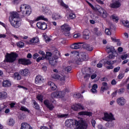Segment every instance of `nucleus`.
<instances>
[{"mask_svg": "<svg viewBox=\"0 0 129 129\" xmlns=\"http://www.w3.org/2000/svg\"><path fill=\"white\" fill-rule=\"evenodd\" d=\"M9 20L10 24L14 28H17L21 27V19H20V15H19V13L18 12H11Z\"/></svg>", "mask_w": 129, "mask_h": 129, "instance_id": "1", "label": "nucleus"}, {"mask_svg": "<svg viewBox=\"0 0 129 129\" xmlns=\"http://www.w3.org/2000/svg\"><path fill=\"white\" fill-rule=\"evenodd\" d=\"M20 9L21 12H22L24 17H25V16H30L32 13V9L29 5L25 4L22 5H21Z\"/></svg>", "mask_w": 129, "mask_h": 129, "instance_id": "2", "label": "nucleus"}, {"mask_svg": "<svg viewBox=\"0 0 129 129\" xmlns=\"http://www.w3.org/2000/svg\"><path fill=\"white\" fill-rule=\"evenodd\" d=\"M17 58H18V54L12 52L11 53H7L5 60L6 62L13 63V62H15V60H16Z\"/></svg>", "mask_w": 129, "mask_h": 129, "instance_id": "3", "label": "nucleus"}, {"mask_svg": "<svg viewBox=\"0 0 129 129\" xmlns=\"http://www.w3.org/2000/svg\"><path fill=\"white\" fill-rule=\"evenodd\" d=\"M61 31L64 35L67 37H69L70 36V30H71V27L67 24H64L61 26L60 27Z\"/></svg>", "mask_w": 129, "mask_h": 129, "instance_id": "4", "label": "nucleus"}, {"mask_svg": "<svg viewBox=\"0 0 129 129\" xmlns=\"http://www.w3.org/2000/svg\"><path fill=\"white\" fill-rule=\"evenodd\" d=\"M116 61L115 60H107L106 59H103L99 61V62L97 64V67L98 68H101L103 65L105 66V64L107 65H112L115 63Z\"/></svg>", "mask_w": 129, "mask_h": 129, "instance_id": "5", "label": "nucleus"}, {"mask_svg": "<svg viewBox=\"0 0 129 129\" xmlns=\"http://www.w3.org/2000/svg\"><path fill=\"white\" fill-rule=\"evenodd\" d=\"M65 96V92L62 91H57L55 92H53L51 94V98L52 99H54V98H57V97H63Z\"/></svg>", "mask_w": 129, "mask_h": 129, "instance_id": "6", "label": "nucleus"}, {"mask_svg": "<svg viewBox=\"0 0 129 129\" xmlns=\"http://www.w3.org/2000/svg\"><path fill=\"white\" fill-rule=\"evenodd\" d=\"M112 3L109 6V8H111V9H118V8H120L121 4H120L119 0H112Z\"/></svg>", "mask_w": 129, "mask_h": 129, "instance_id": "7", "label": "nucleus"}, {"mask_svg": "<svg viewBox=\"0 0 129 129\" xmlns=\"http://www.w3.org/2000/svg\"><path fill=\"white\" fill-rule=\"evenodd\" d=\"M76 125L79 129H87L88 126L87 123L84 120H82L80 122L77 121Z\"/></svg>", "mask_w": 129, "mask_h": 129, "instance_id": "8", "label": "nucleus"}, {"mask_svg": "<svg viewBox=\"0 0 129 129\" xmlns=\"http://www.w3.org/2000/svg\"><path fill=\"white\" fill-rule=\"evenodd\" d=\"M57 55H54L52 58L49 59V63L52 66H55L57 63V59L59 58V51H56Z\"/></svg>", "mask_w": 129, "mask_h": 129, "instance_id": "9", "label": "nucleus"}, {"mask_svg": "<svg viewBox=\"0 0 129 129\" xmlns=\"http://www.w3.org/2000/svg\"><path fill=\"white\" fill-rule=\"evenodd\" d=\"M102 119H103V120H106V121H110V120H114L115 119H114L112 114L105 113L104 117L102 118Z\"/></svg>", "mask_w": 129, "mask_h": 129, "instance_id": "10", "label": "nucleus"}, {"mask_svg": "<svg viewBox=\"0 0 129 129\" xmlns=\"http://www.w3.org/2000/svg\"><path fill=\"white\" fill-rule=\"evenodd\" d=\"M77 121L76 120L69 119L65 122L66 126L67 127H72V125H76Z\"/></svg>", "mask_w": 129, "mask_h": 129, "instance_id": "11", "label": "nucleus"}, {"mask_svg": "<svg viewBox=\"0 0 129 129\" xmlns=\"http://www.w3.org/2000/svg\"><path fill=\"white\" fill-rule=\"evenodd\" d=\"M54 79H58L60 81H65V76L62 74H53L51 76Z\"/></svg>", "mask_w": 129, "mask_h": 129, "instance_id": "12", "label": "nucleus"}, {"mask_svg": "<svg viewBox=\"0 0 129 129\" xmlns=\"http://www.w3.org/2000/svg\"><path fill=\"white\" fill-rule=\"evenodd\" d=\"M72 109L75 111H77V110H79V109H82V110H84L85 108L81 104H77L73 105L72 106Z\"/></svg>", "mask_w": 129, "mask_h": 129, "instance_id": "13", "label": "nucleus"}, {"mask_svg": "<svg viewBox=\"0 0 129 129\" xmlns=\"http://www.w3.org/2000/svg\"><path fill=\"white\" fill-rule=\"evenodd\" d=\"M80 55V58L78 59V61L82 62V61H86L87 60H88V56L86 53L83 52H81Z\"/></svg>", "mask_w": 129, "mask_h": 129, "instance_id": "14", "label": "nucleus"}, {"mask_svg": "<svg viewBox=\"0 0 129 129\" xmlns=\"http://www.w3.org/2000/svg\"><path fill=\"white\" fill-rule=\"evenodd\" d=\"M19 63L22 64L23 65H29L31 64V60L27 58H21L19 59Z\"/></svg>", "mask_w": 129, "mask_h": 129, "instance_id": "15", "label": "nucleus"}, {"mask_svg": "<svg viewBox=\"0 0 129 129\" xmlns=\"http://www.w3.org/2000/svg\"><path fill=\"white\" fill-rule=\"evenodd\" d=\"M36 26L38 29H40V30H46L47 29V27L48 25H47V24L45 22H38L36 24Z\"/></svg>", "mask_w": 129, "mask_h": 129, "instance_id": "16", "label": "nucleus"}, {"mask_svg": "<svg viewBox=\"0 0 129 129\" xmlns=\"http://www.w3.org/2000/svg\"><path fill=\"white\" fill-rule=\"evenodd\" d=\"M81 44H83L82 42H77L74 43L73 44L71 45V48L73 50H77L81 48Z\"/></svg>", "mask_w": 129, "mask_h": 129, "instance_id": "17", "label": "nucleus"}, {"mask_svg": "<svg viewBox=\"0 0 129 129\" xmlns=\"http://www.w3.org/2000/svg\"><path fill=\"white\" fill-rule=\"evenodd\" d=\"M116 102L120 106H123L125 104L126 101H125V99H124L123 97H119L117 99Z\"/></svg>", "mask_w": 129, "mask_h": 129, "instance_id": "18", "label": "nucleus"}, {"mask_svg": "<svg viewBox=\"0 0 129 129\" xmlns=\"http://www.w3.org/2000/svg\"><path fill=\"white\" fill-rule=\"evenodd\" d=\"M44 104L46 105L47 108L49 109V110H53V109H54V106L53 105V104L48 100H45L44 101Z\"/></svg>", "mask_w": 129, "mask_h": 129, "instance_id": "19", "label": "nucleus"}, {"mask_svg": "<svg viewBox=\"0 0 129 129\" xmlns=\"http://www.w3.org/2000/svg\"><path fill=\"white\" fill-rule=\"evenodd\" d=\"M2 86L3 87H10L12 86V82L8 80H4L2 83Z\"/></svg>", "mask_w": 129, "mask_h": 129, "instance_id": "20", "label": "nucleus"}, {"mask_svg": "<svg viewBox=\"0 0 129 129\" xmlns=\"http://www.w3.org/2000/svg\"><path fill=\"white\" fill-rule=\"evenodd\" d=\"M20 74L21 75H22V76H28L29 74H30V71H29V70L28 69H25L24 70H22L20 72Z\"/></svg>", "mask_w": 129, "mask_h": 129, "instance_id": "21", "label": "nucleus"}, {"mask_svg": "<svg viewBox=\"0 0 129 129\" xmlns=\"http://www.w3.org/2000/svg\"><path fill=\"white\" fill-rule=\"evenodd\" d=\"M21 129H33V128L28 123L23 122L21 124Z\"/></svg>", "mask_w": 129, "mask_h": 129, "instance_id": "22", "label": "nucleus"}, {"mask_svg": "<svg viewBox=\"0 0 129 129\" xmlns=\"http://www.w3.org/2000/svg\"><path fill=\"white\" fill-rule=\"evenodd\" d=\"M83 48L86 49V50H87L88 51H92V50H93L92 45H90L87 43H85L83 45Z\"/></svg>", "mask_w": 129, "mask_h": 129, "instance_id": "23", "label": "nucleus"}, {"mask_svg": "<svg viewBox=\"0 0 129 129\" xmlns=\"http://www.w3.org/2000/svg\"><path fill=\"white\" fill-rule=\"evenodd\" d=\"M51 18L54 20H60V19H62V16H61L59 13H53Z\"/></svg>", "mask_w": 129, "mask_h": 129, "instance_id": "24", "label": "nucleus"}, {"mask_svg": "<svg viewBox=\"0 0 129 129\" xmlns=\"http://www.w3.org/2000/svg\"><path fill=\"white\" fill-rule=\"evenodd\" d=\"M43 9V12L45 15H47V16H50V15H52V11L50 10V9L48 7H42Z\"/></svg>", "mask_w": 129, "mask_h": 129, "instance_id": "25", "label": "nucleus"}, {"mask_svg": "<svg viewBox=\"0 0 129 129\" xmlns=\"http://www.w3.org/2000/svg\"><path fill=\"white\" fill-rule=\"evenodd\" d=\"M12 77L14 80H21L22 79V77L18 72L14 73Z\"/></svg>", "mask_w": 129, "mask_h": 129, "instance_id": "26", "label": "nucleus"}, {"mask_svg": "<svg viewBox=\"0 0 129 129\" xmlns=\"http://www.w3.org/2000/svg\"><path fill=\"white\" fill-rule=\"evenodd\" d=\"M83 38L85 40L89 39V31L88 30H85L84 31Z\"/></svg>", "mask_w": 129, "mask_h": 129, "instance_id": "27", "label": "nucleus"}, {"mask_svg": "<svg viewBox=\"0 0 129 129\" xmlns=\"http://www.w3.org/2000/svg\"><path fill=\"white\" fill-rule=\"evenodd\" d=\"M48 84L50 86V89H51V90H56L57 89V86H56L54 83L52 82H49Z\"/></svg>", "mask_w": 129, "mask_h": 129, "instance_id": "28", "label": "nucleus"}, {"mask_svg": "<svg viewBox=\"0 0 129 129\" xmlns=\"http://www.w3.org/2000/svg\"><path fill=\"white\" fill-rule=\"evenodd\" d=\"M44 81V79L41 76H37L35 78V83L36 84L40 83V82H42Z\"/></svg>", "mask_w": 129, "mask_h": 129, "instance_id": "29", "label": "nucleus"}, {"mask_svg": "<svg viewBox=\"0 0 129 129\" xmlns=\"http://www.w3.org/2000/svg\"><path fill=\"white\" fill-rule=\"evenodd\" d=\"M8 97V93L6 92H0V99H6Z\"/></svg>", "mask_w": 129, "mask_h": 129, "instance_id": "30", "label": "nucleus"}, {"mask_svg": "<svg viewBox=\"0 0 129 129\" xmlns=\"http://www.w3.org/2000/svg\"><path fill=\"white\" fill-rule=\"evenodd\" d=\"M71 57H73L74 58L77 57L78 58V56H79V52L76 51H71L70 53Z\"/></svg>", "mask_w": 129, "mask_h": 129, "instance_id": "31", "label": "nucleus"}, {"mask_svg": "<svg viewBox=\"0 0 129 129\" xmlns=\"http://www.w3.org/2000/svg\"><path fill=\"white\" fill-rule=\"evenodd\" d=\"M79 115H88V116H91L92 113L87 111H81L79 113Z\"/></svg>", "mask_w": 129, "mask_h": 129, "instance_id": "32", "label": "nucleus"}, {"mask_svg": "<svg viewBox=\"0 0 129 129\" xmlns=\"http://www.w3.org/2000/svg\"><path fill=\"white\" fill-rule=\"evenodd\" d=\"M106 48L109 53H113V52H115L114 47H113V46H107Z\"/></svg>", "mask_w": 129, "mask_h": 129, "instance_id": "33", "label": "nucleus"}, {"mask_svg": "<svg viewBox=\"0 0 129 129\" xmlns=\"http://www.w3.org/2000/svg\"><path fill=\"white\" fill-rule=\"evenodd\" d=\"M102 86L101 87V90L103 91L104 90H107L108 89V86H107V83L104 82L102 83Z\"/></svg>", "mask_w": 129, "mask_h": 129, "instance_id": "34", "label": "nucleus"}, {"mask_svg": "<svg viewBox=\"0 0 129 129\" xmlns=\"http://www.w3.org/2000/svg\"><path fill=\"white\" fill-rule=\"evenodd\" d=\"M57 2L58 4L61 6V7H63V8H64V9H68L69 7L68 5L65 4L64 2H63V1L62 0H57Z\"/></svg>", "mask_w": 129, "mask_h": 129, "instance_id": "35", "label": "nucleus"}, {"mask_svg": "<svg viewBox=\"0 0 129 129\" xmlns=\"http://www.w3.org/2000/svg\"><path fill=\"white\" fill-rule=\"evenodd\" d=\"M69 115L68 114H62V113H58L56 114L57 117L58 118H63L67 117Z\"/></svg>", "mask_w": 129, "mask_h": 129, "instance_id": "36", "label": "nucleus"}, {"mask_svg": "<svg viewBox=\"0 0 129 129\" xmlns=\"http://www.w3.org/2000/svg\"><path fill=\"white\" fill-rule=\"evenodd\" d=\"M97 84H94L92 87V89L91 90V92L93 93H96L97 92Z\"/></svg>", "mask_w": 129, "mask_h": 129, "instance_id": "37", "label": "nucleus"}, {"mask_svg": "<svg viewBox=\"0 0 129 129\" xmlns=\"http://www.w3.org/2000/svg\"><path fill=\"white\" fill-rule=\"evenodd\" d=\"M116 56H117V53L116 52V51H114L113 52H112L111 54H109L108 56V58L110 59H114V57H115Z\"/></svg>", "mask_w": 129, "mask_h": 129, "instance_id": "38", "label": "nucleus"}, {"mask_svg": "<svg viewBox=\"0 0 129 129\" xmlns=\"http://www.w3.org/2000/svg\"><path fill=\"white\" fill-rule=\"evenodd\" d=\"M94 32L97 36H101L102 33H101V31L98 29L97 28H94Z\"/></svg>", "mask_w": 129, "mask_h": 129, "instance_id": "39", "label": "nucleus"}, {"mask_svg": "<svg viewBox=\"0 0 129 129\" xmlns=\"http://www.w3.org/2000/svg\"><path fill=\"white\" fill-rule=\"evenodd\" d=\"M30 43L32 44H37L39 42V38L37 37H33L32 39L30 40Z\"/></svg>", "mask_w": 129, "mask_h": 129, "instance_id": "40", "label": "nucleus"}, {"mask_svg": "<svg viewBox=\"0 0 129 129\" xmlns=\"http://www.w3.org/2000/svg\"><path fill=\"white\" fill-rule=\"evenodd\" d=\"M121 24H122L124 27H126L127 28H129V23L127 20H121L120 21Z\"/></svg>", "mask_w": 129, "mask_h": 129, "instance_id": "41", "label": "nucleus"}, {"mask_svg": "<svg viewBox=\"0 0 129 129\" xmlns=\"http://www.w3.org/2000/svg\"><path fill=\"white\" fill-rule=\"evenodd\" d=\"M105 10L103 9V8H100L98 10V15L100 16V17H102V15H103V13H105Z\"/></svg>", "mask_w": 129, "mask_h": 129, "instance_id": "42", "label": "nucleus"}, {"mask_svg": "<svg viewBox=\"0 0 129 129\" xmlns=\"http://www.w3.org/2000/svg\"><path fill=\"white\" fill-rule=\"evenodd\" d=\"M15 122H16V121H15V120H14V119L10 118L8 122V125H10V126L14 125V124H15Z\"/></svg>", "mask_w": 129, "mask_h": 129, "instance_id": "43", "label": "nucleus"}, {"mask_svg": "<svg viewBox=\"0 0 129 129\" xmlns=\"http://www.w3.org/2000/svg\"><path fill=\"white\" fill-rule=\"evenodd\" d=\"M111 18L112 19V20L115 22L116 23H117L118 22V17L116 16V15H113L111 16Z\"/></svg>", "mask_w": 129, "mask_h": 129, "instance_id": "44", "label": "nucleus"}, {"mask_svg": "<svg viewBox=\"0 0 129 129\" xmlns=\"http://www.w3.org/2000/svg\"><path fill=\"white\" fill-rule=\"evenodd\" d=\"M40 20H43V21H48V19L45 18L44 16H40L36 19V21H40Z\"/></svg>", "mask_w": 129, "mask_h": 129, "instance_id": "45", "label": "nucleus"}, {"mask_svg": "<svg viewBox=\"0 0 129 129\" xmlns=\"http://www.w3.org/2000/svg\"><path fill=\"white\" fill-rule=\"evenodd\" d=\"M17 47H19V48H23V47H24V46H25V43H24V42L19 41L17 43Z\"/></svg>", "mask_w": 129, "mask_h": 129, "instance_id": "46", "label": "nucleus"}, {"mask_svg": "<svg viewBox=\"0 0 129 129\" xmlns=\"http://www.w3.org/2000/svg\"><path fill=\"white\" fill-rule=\"evenodd\" d=\"M20 110H22V111H27L28 113H30V110H29L28 108L24 106H21V107L20 108Z\"/></svg>", "mask_w": 129, "mask_h": 129, "instance_id": "47", "label": "nucleus"}, {"mask_svg": "<svg viewBox=\"0 0 129 129\" xmlns=\"http://www.w3.org/2000/svg\"><path fill=\"white\" fill-rule=\"evenodd\" d=\"M51 56H52V53L50 52H47L46 53V55H45V59H50V57H51Z\"/></svg>", "mask_w": 129, "mask_h": 129, "instance_id": "48", "label": "nucleus"}, {"mask_svg": "<svg viewBox=\"0 0 129 129\" xmlns=\"http://www.w3.org/2000/svg\"><path fill=\"white\" fill-rule=\"evenodd\" d=\"M23 0H13L12 1L13 5H19L21 2H22Z\"/></svg>", "mask_w": 129, "mask_h": 129, "instance_id": "49", "label": "nucleus"}, {"mask_svg": "<svg viewBox=\"0 0 129 129\" xmlns=\"http://www.w3.org/2000/svg\"><path fill=\"white\" fill-rule=\"evenodd\" d=\"M108 17V14H107V12H106V11H105V12L103 13V15H102L101 18H103V19H106Z\"/></svg>", "mask_w": 129, "mask_h": 129, "instance_id": "50", "label": "nucleus"}, {"mask_svg": "<svg viewBox=\"0 0 129 129\" xmlns=\"http://www.w3.org/2000/svg\"><path fill=\"white\" fill-rule=\"evenodd\" d=\"M64 71H67V72H70L71 70H72V68L71 66H68L64 68Z\"/></svg>", "mask_w": 129, "mask_h": 129, "instance_id": "51", "label": "nucleus"}, {"mask_svg": "<svg viewBox=\"0 0 129 129\" xmlns=\"http://www.w3.org/2000/svg\"><path fill=\"white\" fill-rule=\"evenodd\" d=\"M105 34L107 35L108 36L111 35V32H110V30L108 28L105 29Z\"/></svg>", "mask_w": 129, "mask_h": 129, "instance_id": "52", "label": "nucleus"}, {"mask_svg": "<svg viewBox=\"0 0 129 129\" xmlns=\"http://www.w3.org/2000/svg\"><path fill=\"white\" fill-rule=\"evenodd\" d=\"M74 98H80L81 97V94L80 93L74 94Z\"/></svg>", "mask_w": 129, "mask_h": 129, "instance_id": "53", "label": "nucleus"}, {"mask_svg": "<svg viewBox=\"0 0 129 129\" xmlns=\"http://www.w3.org/2000/svg\"><path fill=\"white\" fill-rule=\"evenodd\" d=\"M33 103L34 108H35V109H39V105L37 103V102H36V101H34Z\"/></svg>", "mask_w": 129, "mask_h": 129, "instance_id": "54", "label": "nucleus"}, {"mask_svg": "<svg viewBox=\"0 0 129 129\" xmlns=\"http://www.w3.org/2000/svg\"><path fill=\"white\" fill-rule=\"evenodd\" d=\"M128 57L127 54H125L121 55L120 58L122 59V60H125V59H126Z\"/></svg>", "mask_w": 129, "mask_h": 129, "instance_id": "55", "label": "nucleus"}, {"mask_svg": "<svg viewBox=\"0 0 129 129\" xmlns=\"http://www.w3.org/2000/svg\"><path fill=\"white\" fill-rule=\"evenodd\" d=\"M76 17V16H75V14L74 13H70L69 15V18H70V19H75Z\"/></svg>", "mask_w": 129, "mask_h": 129, "instance_id": "56", "label": "nucleus"}, {"mask_svg": "<svg viewBox=\"0 0 129 129\" xmlns=\"http://www.w3.org/2000/svg\"><path fill=\"white\" fill-rule=\"evenodd\" d=\"M45 59L44 56H40L36 59V62H40L41 60H44Z\"/></svg>", "mask_w": 129, "mask_h": 129, "instance_id": "57", "label": "nucleus"}, {"mask_svg": "<svg viewBox=\"0 0 129 129\" xmlns=\"http://www.w3.org/2000/svg\"><path fill=\"white\" fill-rule=\"evenodd\" d=\"M37 98L38 100H40V101H42L43 100V96L41 95H38L37 96Z\"/></svg>", "mask_w": 129, "mask_h": 129, "instance_id": "58", "label": "nucleus"}, {"mask_svg": "<svg viewBox=\"0 0 129 129\" xmlns=\"http://www.w3.org/2000/svg\"><path fill=\"white\" fill-rule=\"evenodd\" d=\"M123 92H124V89L121 88L118 91V93L119 94H121L122 93H123Z\"/></svg>", "mask_w": 129, "mask_h": 129, "instance_id": "59", "label": "nucleus"}, {"mask_svg": "<svg viewBox=\"0 0 129 129\" xmlns=\"http://www.w3.org/2000/svg\"><path fill=\"white\" fill-rule=\"evenodd\" d=\"M39 56H40L39 55V54H38V53H35L33 55V59H37V58H38V57H39Z\"/></svg>", "mask_w": 129, "mask_h": 129, "instance_id": "60", "label": "nucleus"}, {"mask_svg": "<svg viewBox=\"0 0 129 129\" xmlns=\"http://www.w3.org/2000/svg\"><path fill=\"white\" fill-rule=\"evenodd\" d=\"M85 79H89L90 78V74H87L84 76Z\"/></svg>", "mask_w": 129, "mask_h": 129, "instance_id": "61", "label": "nucleus"}, {"mask_svg": "<svg viewBox=\"0 0 129 129\" xmlns=\"http://www.w3.org/2000/svg\"><path fill=\"white\" fill-rule=\"evenodd\" d=\"M119 69H120V67H118L114 69V72H118L119 71Z\"/></svg>", "mask_w": 129, "mask_h": 129, "instance_id": "62", "label": "nucleus"}, {"mask_svg": "<svg viewBox=\"0 0 129 129\" xmlns=\"http://www.w3.org/2000/svg\"><path fill=\"white\" fill-rule=\"evenodd\" d=\"M80 36H81L80 33H77L74 35V38L77 39V38H79V37H80Z\"/></svg>", "mask_w": 129, "mask_h": 129, "instance_id": "63", "label": "nucleus"}, {"mask_svg": "<svg viewBox=\"0 0 129 129\" xmlns=\"http://www.w3.org/2000/svg\"><path fill=\"white\" fill-rule=\"evenodd\" d=\"M39 54H40V55H41L42 56V57H44V56H45V52L42 50H40L38 52Z\"/></svg>", "mask_w": 129, "mask_h": 129, "instance_id": "64", "label": "nucleus"}]
</instances>
